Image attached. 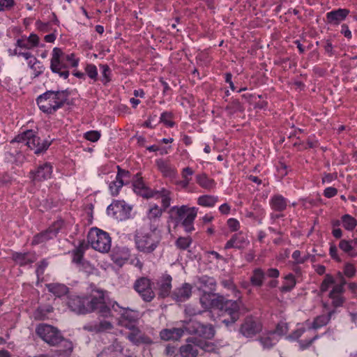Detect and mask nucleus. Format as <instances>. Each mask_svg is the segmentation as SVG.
Segmentation results:
<instances>
[{
    "mask_svg": "<svg viewBox=\"0 0 357 357\" xmlns=\"http://www.w3.org/2000/svg\"><path fill=\"white\" fill-rule=\"evenodd\" d=\"M69 95L68 90L47 91L37 98L36 102L41 111L51 114L63 107Z\"/></svg>",
    "mask_w": 357,
    "mask_h": 357,
    "instance_id": "1",
    "label": "nucleus"
},
{
    "mask_svg": "<svg viewBox=\"0 0 357 357\" xmlns=\"http://www.w3.org/2000/svg\"><path fill=\"white\" fill-rule=\"evenodd\" d=\"M160 240L161 234L157 224L151 225L149 231L139 232L135 235L137 250L146 254L152 253L158 246Z\"/></svg>",
    "mask_w": 357,
    "mask_h": 357,
    "instance_id": "2",
    "label": "nucleus"
},
{
    "mask_svg": "<svg viewBox=\"0 0 357 357\" xmlns=\"http://www.w3.org/2000/svg\"><path fill=\"white\" fill-rule=\"evenodd\" d=\"M218 349L211 342H208L195 337H188L185 343L181 346L179 352L182 357H197L199 354V351L206 353H213L219 354Z\"/></svg>",
    "mask_w": 357,
    "mask_h": 357,
    "instance_id": "3",
    "label": "nucleus"
},
{
    "mask_svg": "<svg viewBox=\"0 0 357 357\" xmlns=\"http://www.w3.org/2000/svg\"><path fill=\"white\" fill-rule=\"evenodd\" d=\"M12 142H25L26 145L36 154L46 151L50 145L47 140H41L32 130H27L17 135Z\"/></svg>",
    "mask_w": 357,
    "mask_h": 357,
    "instance_id": "4",
    "label": "nucleus"
},
{
    "mask_svg": "<svg viewBox=\"0 0 357 357\" xmlns=\"http://www.w3.org/2000/svg\"><path fill=\"white\" fill-rule=\"evenodd\" d=\"M87 238L91 246L100 252H108L111 248V238L109 234L100 229H91Z\"/></svg>",
    "mask_w": 357,
    "mask_h": 357,
    "instance_id": "5",
    "label": "nucleus"
},
{
    "mask_svg": "<svg viewBox=\"0 0 357 357\" xmlns=\"http://www.w3.org/2000/svg\"><path fill=\"white\" fill-rule=\"evenodd\" d=\"M36 333L50 346L56 347L62 340V334L56 327L47 324H40L36 328Z\"/></svg>",
    "mask_w": 357,
    "mask_h": 357,
    "instance_id": "6",
    "label": "nucleus"
},
{
    "mask_svg": "<svg viewBox=\"0 0 357 357\" xmlns=\"http://www.w3.org/2000/svg\"><path fill=\"white\" fill-rule=\"evenodd\" d=\"M186 332L191 335H197L202 338L211 340L214 337L215 331L211 324H204L195 319H190L185 325Z\"/></svg>",
    "mask_w": 357,
    "mask_h": 357,
    "instance_id": "7",
    "label": "nucleus"
},
{
    "mask_svg": "<svg viewBox=\"0 0 357 357\" xmlns=\"http://www.w3.org/2000/svg\"><path fill=\"white\" fill-rule=\"evenodd\" d=\"M50 69L52 73L67 79L69 76L68 64L65 62L63 52L59 47H54L50 60Z\"/></svg>",
    "mask_w": 357,
    "mask_h": 357,
    "instance_id": "8",
    "label": "nucleus"
},
{
    "mask_svg": "<svg viewBox=\"0 0 357 357\" xmlns=\"http://www.w3.org/2000/svg\"><path fill=\"white\" fill-rule=\"evenodd\" d=\"M172 211H176L178 218L183 220L181 225L186 232L190 233L195 229L193 222L197 213L195 207L188 208L185 205L180 207L174 206Z\"/></svg>",
    "mask_w": 357,
    "mask_h": 357,
    "instance_id": "9",
    "label": "nucleus"
},
{
    "mask_svg": "<svg viewBox=\"0 0 357 357\" xmlns=\"http://www.w3.org/2000/svg\"><path fill=\"white\" fill-rule=\"evenodd\" d=\"M63 221L58 220L54 222L47 229L36 234L32 239L31 245H36L55 238L62 227Z\"/></svg>",
    "mask_w": 357,
    "mask_h": 357,
    "instance_id": "10",
    "label": "nucleus"
},
{
    "mask_svg": "<svg viewBox=\"0 0 357 357\" xmlns=\"http://www.w3.org/2000/svg\"><path fill=\"white\" fill-rule=\"evenodd\" d=\"M262 331L261 323L255 317H246L238 329L239 333L243 337L251 338Z\"/></svg>",
    "mask_w": 357,
    "mask_h": 357,
    "instance_id": "11",
    "label": "nucleus"
},
{
    "mask_svg": "<svg viewBox=\"0 0 357 357\" xmlns=\"http://www.w3.org/2000/svg\"><path fill=\"white\" fill-rule=\"evenodd\" d=\"M133 288L145 302H151L155 298L152 282L148 278L142 277L138 278L135 282Z\"/></svg>",
    "mask_w": 357,
    "mask_h": 357,
    "instance_id": "12",
    "label": "nucleus"
},
{
    "mask_svg": "<svg viewBox=\"0 0 357 357\" xmlns=\"http://www.w3.org/2000/svg\"><path fill=\"white\" fill-rule=\"evenodd\" d=\"M241 305V301L239 300L232 301L227 300L220 304L221 310L229 315V319H224L222 322L226 326L235 323L239 319V310Z\"/></svg>",
    "mask_w": 357,
    "mask_h": 357,
    "instance_id": "13",
    "label": "nucleus"
},
{
    "mask_svg": "<svg viewBox=\"0 0 357 357\" xmlns=\"http://www.w3.org/2000/svg\"><path fill=\"white\" fill-rule=\"evenodd\" d=\"M131 207L127 205L124 201H114L107 206V212L118 220H123L129 218Z\"/></svg>",
    "mask_w": 357,
    "mask_h": 357,
    "instance_id": "14",
    "label": "nucleus"
},
{
    "mask_svg": "<svg viewBox=\"0 0 357 357\" xmlns=\"http://www.w3.org/2000/svg\"><path fill=\"white\" fill-rule=\"evenodd\" d=\"M116 306L121 309L120 312L121 316L119 319V325L127 328H132L133 326L136 325L139 319L138 312L129 308L121 307L116 303L112 305L114 311H117Z\"/></svg>",
    "mask_w": 357,
    "mask_h": 357,
    "instance_id": "15",
    "label": "nucleus"
},
{
    "mask_svg": "<svg viewBox=\"0 0 357 357\" xmlns=\"http://www.w3.org/2000/svg\"><path fill=\"white\" fill-rule=\"evenodd\" d=\"M116 168L117 174L116 176V179L112 181L109 185L110 194L114 197L119 195V191L123 185L128 183L129 178L130 177V173L129 171L121 168V167L119 165L116 167Z\"/></svg>",
    "mask_w": 357,
    "mask_h": 357,
    "instance_id": "16",
    "label": "nucleus"
},
{
    "mask_svg": "<svg viewBox=\"0 0 357 357\" xmlns=\"http://www.w3.org/2000/svg\"><path fill=\"white\" fill-rule=\"evenodd\" d=\"M335 312V311H331L328 313V314H321L316 317L312 323L311 326L309 327L308 330H306L304 328H299L294 332L293 337L294 338L301 337L305 332H310L311 329H318L322 326H324L328 324L331 319L332 314Z\"/></svg>",
    "mask_w": 357,
    "mask_h": 357,
    "instance_id": "17",
    "label": "nucleus"
},
{
    "mask_svg": "<svg viewBox=\"0 0 357 357\" xmlns=\"http://www.w3.org/2000/svg\"><path fill=\"white\" fill-rule=\"evenodd\" d=\"M67 305L70 310L77 314H86L87 296L70 295L68 296Z\"/></svg>",
    "mask_w": 357,
    "mask_h": 357,
    "instance_id": "18",
    "label": "nucleus"
},
{
    "mask_svg": "<svg viewBox=\"0 0 357 357\" xmlns=\"http://www.w3.org/2000/svg\"><path fill=\"white\" fill-rule=\"evenodd\" d=\"M52 173V167L49 162H45L38 167L36 171H31V178L34 181H43L50 178Z\"/></svg>",
    "mask_w": 357,
    "mask_h": 357,
    "instance_id": "19",
    "label": "nucleus"
},
{
    "mask_svg": "<svg viewBox=\"0 0 357 357\" xmlns=\"http://www.w3.org/2000/svg\"><path fill=\"white\" fill-rule=\"evenodd\" d=\"M185 329L183 328H164L160 332V337L165 341H178L184 335Z\"/></svg>",
    "mask_w": 357,
    "mask_h": 357,
    "instance_id": "20",
    "label": "nucleus"
},
{
    "mask_svg": "<svg viewBox=\"0 0 357 357\" xmlns=\"http://www.w3.org/2000/svg\"><path fill=\"white\" fill-rule=\"evenodd\" d=\"M172 278L167 273H164L158 279L157 284L158 286V296L161 298L167 297L172 289Z\"/></svg>",
    "mask_w": 357,
    "mask_h": 357,
    "instance_id": "21",
    "label": "nucleus"
},
{
    "mask_svg": "<svg viewBox=\"0 0 357 357\" xmlns=\"http://www.w3.org/2000/svg\"><path fill=\"white\" fill-rule=\"evenodd\" d=\"M192 285L189 283H183L181 287L176 288L172 294V297L177 302H184L190 298L192 295Z\"/></svg>",
    "mask_w": 357,
    "mask_h": 357,
    "instance_id": "22",
    "label": "nucleus"
},
{
    "mask_svg": "<svg viewBox=\"0 0 357 357\" xmlns=\"http://www.w3.org/2000/svg\"><path fill=\"white\" fill-rule=\"evenodd\" d=\"M40 38L38 35L31 33L29 37L24 36L18 38L16 42V45L20 48L26 50H31L39 45Z\"/></svg>",
    "mask_w": 357,
    "mask_h": 357,
    "instance_id": "23",
    "label": "nucleus"
},
{
    "mask_svg": "<svg viewBox=\"0 0 357 357\" xmlns=\"http://www.w3.org/2000/svg\"><path fill=\"white\" fill-rule=\"evenodd\" d=\"M249 244V241L242 233L235 234L225 244V249L232 248L242 249Z\"/></svg>",
    "mask_w": 357,
    "mask_h": 357,
    "instance_id": "24",
    "label": "nucleus"
},
{
    "mask_svg": "<svg viewBox=\"0 0 357 357\" xmlns=\"http://www.w3.org/2000/svg\"><path fill=\"white\" fill-rule=\"evenodd\" d=\"M35 253L31 252H14L12 255V259L19 266H24L36 261Z\"/></svg>",
    "mask_w": 357,
    "mask_h": 357,
    "instance_id": "25",
    "label": "nucleus"
},
{
    "mask_svg": "<svg viewBox=\"0 0 357 357\" xmlns=\"http://www.w3.org/2000/svg\"><path fill=\"white\" fill-rule=\"evenodd\" d=\"M349 13V10L346 8H339L332 10L326 14V19L329 24L337 25L345 20Z\"/></svg>",
    "mask_w": 357,
    "mask_h": 357,
    "instance_id": "26",
    "label": "nucleus"
},
{
    "mask_svg": "<svg viewBox=\"0 0 357 357\" xmlns=\"http://www.w3.org/2000/svg\"><path fill=\"white\" fill-rule=\"evenodd\" d=\"M105 301V294L102 291H98L97 295L92 296L91 298L87 297L86 309L87 313L96 311Z\"/></svg>",
    "mask_w": 357,
    "mask_h": 357,
    "instance_id": "27",
    "label": "nucleus"
},
{
    "mask_svg": "<svg viewBox=\"0 0 357 357\" xmlns=\"http://www.w3.org/2000/svg\"><path fill=\"white\" fill-rule=\"evenodd\" d=\"M136 176V179L133 181L134 191L144 197L149 198L155 197L154 191L146 187L142 178L138 177V174H137Z\"/></svg>",
    "mask_w": 357,
    "mask_h": 357,
    "instance_id": "28",
    "label": "nucleus"
},
{
    "mask_svg": "<svg viewBox=\"0 0 357 357\" xmlns=\"http://www.w3.org/2000/svg\"><path fill=\"white\" fill-rule=\"evenodd\" d=\"M113 328L112 324L106 320L100 321L98 323H96L94 324H89L84 326V329L87 330L90 332L95 333H102L107 332Z\"/></svg>",
    "mask_w": 357,
    "mask_h": 357,
    "instance_id": "29",
    "label": "nucleus"
},
{
    "mask_svg": "<svg viewBox=\"0 0 357 357\" xmlns=\"http://www.w3.org/2000/svg\"><path fill=\"white\" fill-rule=\"evenodd\" d=\"M270 206L275 211H284L287 206V200L281 195H275L270 199Z\"/></svg>",
    "mask_w": 357,
    "mask_h": 357,
    "instance_id": "30",
    "label": "nucleus"
},
{
    "mask_svg": "<svg viewBox=\"0 0 357 357\" xmlns=\"http://www.w3.org/2000/svg\"><path fill=\"white\" fill-rule=\"evenodd\" d=\"M46 287L49 292L59 298L66 295L69 291V288L67 286L60 283L47 284Z\"/></svg>",
    "mask_w": 357,
    "mask_h": 357,
    "instance_id": "31",
    "label": "nucleus"
},
{
    "mask_svg": "<svg viewBox=\"0 0 357 357\" xmlns=\"http://www.w3.org/2000/svg\"><path fill=\"white\" fill-rule=\"evenodd\" d=\"M198 283L199 288L204 291H212L215 290L216 287V280L214 278L208 275H202L199 278Z\"/></svg>",
    "mask_w": 357,
    "mask_h": 357,
    "instance_id": "32",
    "label": "nucleus"
},
{
    "mask_svg": "<svg viewBox=\"0 0 357 357\" xmlns=\"http://www.w3.org/2000/svg\"><path fill=\"white\" fill-rule=\"evenodd\" d=\"M111 257L115 264L121 266L129 258L128 251L126 249L116 248L112 251Z\"/></svg>",
    "mask_w": 357,
    "mask_h": 357,
    "instance_id": "33",
    "label": "nucleus"
},
{
    "mask_svg": "<svg viewBox=\"0 0 357 357\" xmlns=\"http://www.w3.org/2000/svg\"><path fill=\"white\" fill-rule=\"evenodd\" d=\"M84 253V243L82 242L79 243V246L73 251V261L77 264L82 265L83 267L90 266V264L88 262L82 261Z\"/></svg>",
    "mask_w": 357,
    "mask_h": 357,
    "instance_id": "34",
    "label": "nucleus"
},
{
    "mask_svg": "<svg viewBox=\"0 0 357 357\" xmlns=\"http://www.w3.org/2000/svg\"><path fill=\"white\" fill-rule=\"evenodd\" d=\"M162 214V209L158 205L155 204L151 206L148 213V219L150 221V226L157 224L159 226L160 219Z\"/></svg>",
    "mask_w": 357,
    "mask_h": 357,
    "instance_id": "35",
    "label": "nucleus"
},
{
    "mask_svg": "<svg viewBox=\"0 0 357 357\" xmlns=\"http://www.w3.org/2000/svg\"><path fill=\"white\" fill-rule=\"evenodd\" d=\"M265 278V273L260 268H255L250 278V283L252 286L261 287Z\"/></svg>",
    "mask_w": 357,
    "mask_h": 357,
    "instance_id": "36",
    "label": "nucleus"
},
{
    "mask_svg": "<svg viewBox=\"0 0 357 357\" xmlns=\"http://www.w3.org/2000/svg\"><path fill=\"white\" fill-rule=\"evenodd\" d=\"M197 183L203 188L211 190L215 188V183L213 179L209 178L206 174H200L196 176Z\"/></svg>",
    "mask_w": 357,
    "mask_h": 357,
    "instance_id": "37",
    "label": "nucleus"
},
{
    "mask_svg": "<svg viewBox=\"0 0 357 357\" xmlns=\"http://www.w3.org/2000/svg\"><path fill=\"white\" fill-rule=\"evenodd\" d=\"M59 347V352L60 355L63 356H70L73 350V342L66 338L62 335V340L59 342V344L57 346Z\"/></svg>",
    "mask_w": 357,
    "mask_h": 357,
    "instance_id": "38",
    "label": "nucleus"
},
{
    "mask_svg": "<svg viewBox=\"0 0 357 357\" xmlns=\"http://www.w3.org/2000/svg\"><path fill=\"white\" fill-rule=\"evenodd\" d=\"M218 201V197L214 195H205L198 197L197 204L204 207H213Z\"/></svg>",
    "mask_w": 357,
    "mask_h": 357,
    "instance_id": "39",
    "label": "nucleus"
},
{
    "mask_svg": "<svg viewBox=\"0 0 357 357\" xmlns=\"http://www.w3.org/2000/svg\"><path fill=\"white\" fill-rule=\"evenodd\" d=\"M28 66L33 70L34 77H37L40 75L45 70L44 66L39 60L37 59L36 57H34L28 61Z\"/></svg>",
    "mask_w": 357,
    "mask_h": 357,
    "instance_id": "40",
    "label": "nucleus"
},
{
    "mask_svg": "<svg viewBox=\"0 0 357 357\" xmlns=\"http://www.w3.org/2000/svg\"><path fill=\"white\" fill-rule=\"evenodd\" d=\"M156 165L158 169L165 176H172L175 174V170L172 168L169 164L165 161L162 159H159L156 160Z\"/></svg>",
    "mask_w": 357,
    "mask_h": 357,
    "instance_id": "41",
    "label": "nucleus"
},
{
    "mask_svg": "<svg viewBox=\"0 0 357 357\" xmlns=\"http://www.w3.org/2000/svg\"><path fill=\"white\" fill-rule=\"evenodd\" d=\"M259 342L264 349H269L277 343L278 340L271 332L268 335L261 337Z\"/></svg>",
    "mask_w": 357,
    "mask_h": 357,
    "instance_id": "42",
    "label": "nucleus"
},
{
    "mask_svg": "<svg viewBox=\"0 0 357 357\" xmlns=\"http://www.w3.org/2000/svg\"><path fill=\"white\" fill-rule=\"evenodd\" d=\"M341 221L344 228L348 231H352L357 225V220L349 214L342 216Z\"/></svg>",
    "mask_w": 357,
    "mask_h": 357,
    "instance_id": "43",
    "label": "nucleus"
},
{
    "mask_svg": "<svg viewBox=\"0 0 357 357\" xmlns=\"http://www.w3.org/2000/svg\"><path fill=\"white\" fill-rule=\"evenodd\" d=\"M154 193H155V196L158 195L159 197L162 199V206L164 210H165L170 206V202H171L170 194H171V192L169 190H167L165 188H162L160 191H154Z\"/></svg>",
    "mask_w": 357,
    "mask_h": 357,
    "instance_id": "44",
    "label": "nucleus"
},
{
    "mask_svg": "<svg viewBox=\"0 0 357 357\" xmlns=\"http://www.w3.org/2000/svg\"><path fill=\"white\" fill-rule=\"evenodd\" d=\"M54 308L51 305L45 307H38L34 313V317L38 320H45L47 317V315L52 312Z\"/></svg>",
    "mask_w": 357,
    "mask_h": 357,
    "instance_id": "45",
    "label": "nucleus"
},
{
    "mask_svg": "<svg viewBox=\"0 0 357 357\" xmlns=\"http://www.w3.org/2000/svg\"><path fill=\"white\" fill-rule=\"evenodd\" d=\"M285 282L284 284L280 287L282 292L290 291L296 284L295 277L293 274H289L285 278Z\"/></svg>",
    "mask_w": 357,
    "mask_h": 357,
    "instance_id": "46",
    "label": "nucleus"
},
{
    "mask_svg": "<svg viewBox=\"0 0 357 357\" xmlns=\"http://www.w3.org/2000/svg\"><path fill=\"white\" fill-rule=\"evenodd\" d=\"M128 329L130 330V332L128 334V339L133 343L139 342L141 340L140 330L136 326V325L133 326L132 328Z\"/></svg>",
    "mask_w": 357,
    "mask_h": 357,
    "instance_id": "47",
    "label": "nucleus"
},
{
    "mask_svg": "<svg viewBox=\"0 0 357 357\" xmlns=\"http://www.w3.org/2000/svg\"><path fill=\"white\" fill-rule=\"evenodd\" d=\"M100 68L102 72V79L101 81L104 84H106L109 82H110L111 78V70L107 64H100Z\"/></svg>",
    "mask_w": 357,
    "mask_h": 357,
    "instance_id": "48",
    "label": "nucleus"
},
{
    "mask_svg": "<svg viewBox=\"0 0 357 357\" xmlns=\"http://www.w3.org/2000/svg\"><path fill=\"white\" fill-rule=\"evenodd\" d=\"M175 243L178 248L181 250H186L192 243V238L190 236L179 237L177 238Z\"/></svg>",
    "mask_w": 357,
    "mask_h": 357,
    "instance_id": "49",
    "label": "nucleus"
},
{
    "mask_svg": "<svg viewBox=\"0 0 357 357\" xmlns=\"http://www.w3.org/2000/svg\"><path fill=\"white\" fill-rule=\"evenodd\" d=\"M335 283V278L331 274H326L321 284L320 290L322 292L328 291L329 287Z\"/></svg>",
    "mask_w": 357,
    "mask_h": 357,
    "instance_id": "50",
    "label": "nucleus"
},
{
    "mask_svg": "<svg viewBox=\"0 0 357 357\" xmlns=\"http://www.w3.org/2000/svg\"><path fill=\"white\" fill-rule=\"evenodd\" d=\"M287 331H288L287 324L285 322H283V321H280L277 324L275 331L271 333H272V335L275 336V335L277 334L278 335L282 336L283 335H285L287 333Z\"/></svg>",
    "mask_w": 357,
    "mask_h": 357,
    "instance_id": "51",
    "label": "nucleus"
},
{
    "mask_svg": "<svg viewBox=\"0 0 357 357\" xmlns=\"http://www.w3.org/2000/svg\"><path fill=\"white\" fill-rule=\"evenodd\" d=\"M49 263L47 259H44L41 260L38 264L37 268L36 270V273L38 278V280H39L40 279V277L43 275L45 273V270L47 267Z\"/></svg>",
    "mask_w": 357,
    "mask_h": 357,
    "instance_id": "52",
    "label": "nucleus"
},
{
    "mask_svg": "<svg viewBox=\"0 0 357 357\" xmlns=\"http://www.w3.org/2000/svg\"><path fill=\"white\" fill-rule=\"evenodd\" d=\"M85 72L91 79L96 81L98 79V70L95 65L87 64L85 68Z\"/></svg>",
    "mask_w": 357,
    "mask_h": 357,
    "instance_id": "53",
    "label": "nucleus"
},
{
    "mask_svg": "<svg viewBox=\"0 0 357 357\" xmlns=\"http://www.w3.org/2000/svg\"><path fill=\"white\" fill-rule=\"evenodd\" d=\"M226 109L228 110L230 114H233L238 111H241L242 106L238 100H234L226 107Z\"/></svg>",
    "mask_w": 357,
    "mask_h": 357,
    "instance_id": "54",
    "label": "nucleus"
},
{
    "mask_svg": "<svg viewBox=\"0 0 357 357\" xmlns=\"http://www.w3.org/2000/svg\"><path fill=\"white\" fill-rule=\"evenodd\" d=\"M356 268L354 264H350V263H347L344 265V267L343 269V273L346 277H347L349 278H353L356 274Z\"/></svg>",
    "mask_w": 357,
    "mask_h": 357,
    "instance_id": "55",
    "label": "nucleus"
},
{
    "mask_svg": "<svg viewBox=\"0 0 357 357\" xmlns=\"http://www.w3.org/2000/svg\"><path fill=\"white\" fill-rule=\"evenodd\" d=\"M172 115L170 112H163L160 116V121L165 123L168 127H173L174 126V122L172 121Z\"/></svg>",
    "mask_w": 357,
    "mask_h": 357,
    "instance_id": "56",
    "label": "nucleus"
},
{
    "mask_svg": "<svg viewBox=\"0 0 357 357\" xmlns=\"http://www.w3.org/2000/svg\"><path fill=\"white\" fill-rule=\"evenodd\" d=\"M15 4V0H0V12L11 10Z\"/></svg>",
    "mask_w": 357,
    "mask_h": 357,
    "instance_id": "57",
    "label": "nucleus"
},
{
    "mask_svg": "<svg viewBox=\"0 0 357 357\" xmlns=\"http://www.w3.org/2000/svg\"><path fill=\"white\" fill-rule=\"evenodd\" d=\"M63 58L65 62H66L68 64V68L76 67L78 65L79 60L75 58L74 54H65L63 53Z\"/></svg>",
    "mask_w": 357,
    "mask_h": 357,
    "instance_id": "58",
    "label": "nucleus"
},
{
    "mask_svg": "<svg viewBox=\"0 0 357 357\" xmlns=\"http://www.w3.org/2000/svg\"><path fill=\"white\" fill-rule=\"evenodd\" d=\"M100 137V133L96 130L88 131L84 134V138L90 142H96Z\"/></svg>",
    "mask_w": 357,
    "mask_h": 357,
    "instance_id": "59",
    "label": "nucleus"
},
{
    "mask_svg": "<svg viewBox=\"0 0 357 357\" xmlns=\"http://www.w3.org/2000/svg\"><path fill=\"white\" fill-rule=\"evenodd\" d=\"M351 243L352 241L343 239L340 241L339 243V248L344 252L349 253V252L353 250Z\"/></svg>",
    "mask_w": 357,
    "mask_h": 357,
    "instance_id": "60",
    "label": "nucleus"
},
{
    "mask_svg": "<svg viewBox=\"0 0 357 357\" xmlns=\"http://www.w3.org/2000/svg\"><path fill=\"white\" fill-rule=\"evenodd\" d=\"M329 297L332 299L333 306L335 307L342 306L344 303V298L342 295H329Z\"/></svg>",
    "mask_w": 357,
    "mask_h": 357,
    "instance_id": "61",
    "label": "nucleus"
},
{
    "mask_svg": "<svg viewBox=\"0 0 357 357\" xmlns=\"http://www.w3.org/2000/svg\"><path fill=\"white\" fill-rule=\"evenodd\" d=\"M36 26L38 30L42 32H48L51 31V24L50 22H43L40 20L36 21Z\"/></svg>",
    "mask_w": 357,
    "mask_h": 357,
    "instance_id": "62",
    "label": "nucleus"
},
{
    "mask_svg": "<svg viewBox=\"0 0 357 357\" xmlns=\"http://www.w3.org/2000/svg\"><path fill=\"white\" fill-rule=\"evenodd\" d=\"M318 337H319V335L316 334V335H314L311 338H310L308 340H300L299 341L300 347L302 349H307Z\"/></svg>",
    "mask_w": 357,
    "mask_h": 357,
    "instance_id": "63",
    "label": "nucleus"
},
{
    "mask_svg": "<svg viewBox=\"0 0 357 357\" xmlns=\"http://www.w3.org/2000/svg\"><path fill=\"white\" fill-rule=\"evenodd\" d=\"M97 311L100 314L102 317H109L111 314L110 308L106 305L105 301L103 302L102 305L97 310Z\"/></svg>",
    "mask_w": 357,
    "mask_h": 357,
    "instance_id": "64",
    "label": "nucleus"
}]
</instances>
